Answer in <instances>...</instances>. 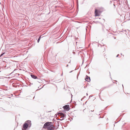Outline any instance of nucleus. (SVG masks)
<instances>
[{
  "instance_id": "obj_1",
  "label": "nucleus",
  "mask_w": 130,
  "mask_h": 130,
  "mask_svg": "<svg viewBox=\"0 0 130 130\" xmlns=\"http://www.w3.org/2000/svg\"><path fill=\"white\" fill-rule=\"evenodd\" d=\"M31 121L27 120L23 124V127L22 128V130H26L28 127L30 128L31 126Z\"/></svg>"
},
{
  "instance_id": "obj_2",
  "label": "nucleus",
  "mask_w": 130,
  "mask_h": 130,
  "mask_svg": "<svg viewBox=\"0 0 130 130\" xmlns=\"http://www.w3.org/2000/svg\"><path fill=\"white\" fill-rule=\"evenodd\" d=\"M53 126V124L52 123V122H46L44 124L43 126V128H47V127L48 126H50L52 128Z\"/></svg>"
},
{
  "instance_id": "obj_3",
  "label": "nucleus",
  "mask_w": 130,
  "mask_h": 130,
  "mask_svg": "<svg viewBox=\"0 0 130 130\" xmlns=\"http://www.w3.org/2000/svg\"><path fill=\"white\" fill-rule=\"evenodd\" d=\"M58 115L61 118H62V119H59L60 120L62 121L64 119L66 118L65 115L62 112H59L58 113Z\"/></svg>"
},
{
  "instance_id": "obj_4",
  "label": "nucleus",
  "mask_w": 130,
  "mask_h": 130,
  "mask_svg": "<svg viewBox=\"0 0 130 130\" xmlns=\"http://www.w3.org/2000/svg\"><path fill=\"white\" fill-rule=\"evenodd\" d=\"M64 109L67 111H69L70 109L69 106L68 105H66L63 107Z\"/></svg>"
},
{
  "instance_id": "obj_5",
  "label": "nucleus",
  "mask_w": 130,
  "mask_h": 130,
  "mask_svg": "<svg viewBox=\"0 0 130 130\" xmlns=\"http://www.w3.org/2000/svg\"><path fill=\"white\" fill-rule=\"evenodd\" d=\"M86 78L85 79V80L88 82L90 81V77L88 76L87 75H86Z\"/></svg>"
},
{
  "instance_id": "obj_6",
  "label": "nucleus",
  "mask_w": 130,
  "mask_h": 130,
  "mask_svg": "<svg viewBox=\"0 0 130 130\" xmlns=\"http://www.w3.org/2000/svg\"><path fill=\"white\" fill-rule=\"evenodd\" d=\"M31 76L34 79H36L37 78V77L34 75L31 74Z\"/></svg>"
},
{
  "instance_id": "obj_7",
  "label": "nucleus",
  "mask_w": 130,
  "mask_h": 130,
  "mask_svg": "<svg viewBox=\"0 0 130 130\" xmlns=\"http://www.w3.org/2000/svg\"><path fill=\"white\" fill-rule=\"evenodd\" d=\"M48 130H54V129L52 128V127H50V126H48L47 127Z\"/></svg>"
},
{
  "instance_id": "obj_8",
  "label": "nucleus",
  "mask_w": 130,
  "mask_h": 130,
  "mask_svg": "<svg viewBox=\"0 0 130 130\" xmlns=\"http://www.w3.org/2000/svg\"><path fill=\"white\" fill-rule=\"evenodd\" d=\"M97 10H95V16H98L99 15L98 14V12H97Z\"/></svg>"
},
{
  "instance_id": "obj_9",
  "label": "nucleus",
  "mask_w": 130,
  "mask_h": 130,
  "mask_svg": "<svg viewBox=\"0 0 130 130\" xmlns=\"http://www.w3.org/2000/svg\"><path fill=\"white\" fill-rule=\"evenodd\" d=\"M41 36H40L38 38V40H37V42L38 43L39 42V41H40V38H41Z\"/></svg>"
},
{
  "instance_id": "obj_10",
  "label": "nucleus",
  "mask_w": 130,
  "mask_h": 130,
  "mask_svg": "<svg viewBox=\"0 0 130 130\" xmlns=\"http://www.w3.org/2000/svg\"><path fill=\"white\" fill-rule=\"evenodd\" d=\"M5 54V53H2L0 55V57H1L2 56Z\"/></svg>"
},
{
  "instance_id": "obj_11",
  "label": "nucleus",
  "mask_w": 130,
  "mask_h": 130,
  "mask_svg": "<svg viewBox=\"0 0 130 130\" xmlns=\"http://www.w3.org/2000/svg\"><path fill=\"white\" fill-rule=\"evenodd\" d=\"M55 128V126H54V125L52 127V128H53L54 129V128Z\"/></svg>"
},
{
  "instance_id": "obj_12",
  "label": "nucleus",
  "mask_w": 130,
  "mask_h": 130,
  "mask_svg": "<svg viewBox=\"0 0 130 130\" xmlns=\"http://www.w3.org/2000/svg\"><path fill=\"white\" fill-rule=\"evenodd\" d=\"M119 55V54H118L116 56V57H118Z\"/></svg>"
},
{
  "instance_id": "obj_13",
  "label": "nucleus",
  "mask_w": 130,
  "mask_h": 130,
  "mask_svg": "<svg viewBox=\"0 0 130 130\" xmlns=\"http://www.w3.org/2000/svg\"><path fill=\"white\" fill-rule=\"evenodd\" d=\"M57 122L58 124V126H59V124L58 123V122Z\"/></svg>"
},
{
  "instance_id": "obj_14",
  "label": "nucleus",
  "mask_w": 130,
  "mask_h": 130,
  "mask_svg": "<svg viewBox=\"0 0 130 130\" xmlns=\"http://www.w3.org/2000/svg\"><path fill=\"white\" fill-rule=\"evenodd\" d=\"M70 71V73H71L72 72V71Z\"/></svg>"
},
{
  "instance_id": "obj_15",
  "label": "nucleus",
  "mask_w": 130,
  "mask_h": 130,
  "mask_svg": "<svg viewBox=\"0 0 130 130\" xmlns=\"http://www.w3.org/2000/svg\"><path fill=\"white\" fill-rule=\"evenodd\" d=\"M68 64H67V66H66V67H68Z\"/></svg>"
},
{
  "instance_id": "obj_16",
  "label": "nucleus",
  "mask_w": 130,
  "mask_h": 130,
  "mask_svg": "<svg viewBox=\"0 0 130 130\" xmlns=\"http://www.w3.org/2000/svg\"><path fill=\"white\" fill-rule=\"evenodd\" d=\"M70 62H71V61H70L68 63H70Z\"/></svg>"
},
{
  "instance_id": "obj_17",
  "label": "nucleus",
  "mask_w": 130,
  "mask_h": 130,
  "mask_svg": "<svg viewBox=\"0 0 130 130\" xmlns=\"http://www.w3.org/2000/svg\"><path fill=\"white\" fill-rule=\"evenodd\" d=\"M94 111V110H93V111H92V110H91V111Z\"/></svg>"
},
{
  "instance_id": "obj_18",
  "label": "nucleus",
  "mask_w": 130,
  "mask_h": 130,
  "mask_svg": "<svg viewBox=\"0 0 130 130\" xmlns=\"http://www.w3.org/2000/svg\"><path fill=\"white\" fill-rule=\"evenodd\" d=\"M62 75H63V74H61V76H62Z\"/></svg>"
},
{
  "instance_id": "obj_19",
  "label": "nucleus",
  "mask_w": 130,
  "mask_h": 130,
  "mask_svg": "<svg viewBox=\"0 0 130 130\" xmlns=\"http://www.w3.org/2000/svg\"><path fill=\"white\" fill-rule=\"evenodd\" d=\"M77 78H78V75H77Z\"/></svg>"
},
{
  "instance_id": "obj_20",
  "label": "nucleus",
  "mask_w": 130,
  "mask_h": 130,
  "mask_svg": "<svg viewBox=\"0 0 130 130\" xmlns=\"http://www.w3.org/2000/svg\"><path fill=\"white\" fill-rule=\"evenodd\" d=\"M91 97H92V96H90L89 97V98H90Z\"/></svg>"
},
{
  "instance_id": "obj_21",
  "label": "nucleus",
  "mask_w": 130,
  "mask_h": 130,
  "mask_svg": "<svg viewBox=\"0 0 130 130\" xmlns=\"http://www.w3.org/2000/svg\"><path fill=\"white\" fill-rule=\"evenodd\" d=\"M114 38L115 39H116V38L115 37Z\"/></svg>"
},
{
  "instance_id": "obj_22",
  "label": "nucleus",
  "mask_w": 130,
  "mask_h": 130,
  "mask_svg": "<svg viewBox=\"0 0 130 130\" xmlns=\"http://www.w3.org/2000/svg\"><path fill=\"white\" fill-rule=\"evenodd\" d=\"M122 86H123V84L122 85Z\"/></svg>"
},
{
  "instance_id": "obj_23",
  "label": "nucleus",
  "mask_w": 130,
  "mask_h": 130,
  "mask_svg": "<svg viewBox=\"0 0 130 130\" xmlns=\"http://www.w3.org/2000/svg\"><path fill=\"white\" fill-rule=\"evenodd\" d=\"M86 94H87V95H88V94H87V93Z\"/></svg>"
},
{
  "instance_id": "obj_24",
  "label": "nucleus",
  "mask_w": 130,
  "mask_h": 130,
  "mask_svg": "<svg viewBox=\"0 0 130 130\" xmlns=\"http://www.w3.org/2000/svg\"><path fill=\"white\" fill-rule=\"evenodd\" d=\"M121 55H122V53L121 54Z\"/></svg>"
},
{
  "instance_id": "obj_25",
  "label": "nucleus",
  "mask_w": 130,
  "mask_h": 130,
  "mask_svg": "<svg viewBox=\"0 0 130 130\" xmlns=\"http://www.w3.org/2000/svg\"><path fill=\"white\" fill-rule=\"evenodd\" d=\"M114 6H115V5H114Z\"/></svg>"
}]
</instances>
